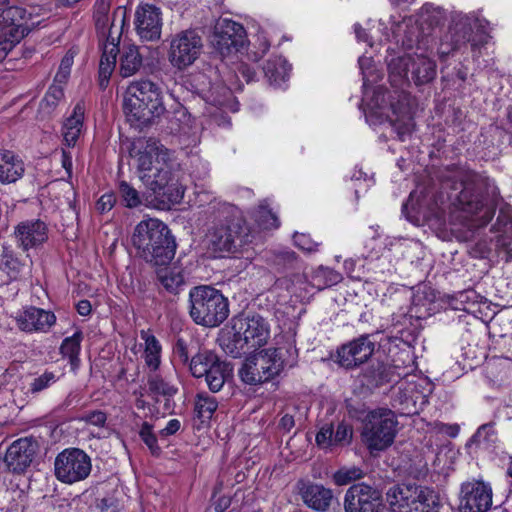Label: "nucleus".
I'll return each mask as SVG.
<instances>
[{
    "mask_svg": "<svg viewBox=\"0 0 512 512\" xmlns=\"http://www.w3.org/2000/svg\"><path fill=\"white\" fill-rule=\"evenodd\" d=\"M442 186L450 189L449 199L455 218L469 230L485 227L494 217L496 207L487 195L488 179L464 167H452L443 175Z\"/></svg>",
    "mask_w": 512,
    "mask_h": 512,
    "instance_id": "nucleus-1",
    "label": "nucleus"
},
{
    "mask_svg": "<svg viewBox=\"0 0 512 512\" xmlns=\"http://www.w3.org/2000/svg\"><path fill=\"white\" fill-rule=\"evenodd\" d=\"M132 244L147 263L166 266L175 256L176 242L168 226L156 218L140 221L133 232Z\"/></svg>",
    "mask_w": 512,
    "mask_h": 512,
    "instance_id": "nucleus-2",
    "label": "nucleus"
},
{
    "mask_svg": "<svg viewBox=\"0 0 512 512\" xmlns=\"http://www.w3.org/2000/svg\"><path fill=\"white\" fill-rule=\"evenodd\" d=\"M123 111L131 126L151 124L166 111L161 88L150 80L131 82L124 94Z\"/></svg>",
    "mask_w": 512,
    "mask_h": 512,
    "instance_id": "nucleus-3",
    "label": "nucleus"
},
{
    "mask_svg": "<svg viewBox=\"0 0 512 512\" xmlns=\"http://www.w3.org/2000/svg\"><path fill=\"white\" fill-rule=\"evenodd\" d=\"M487 26L488 22L485 19H472L467 15L453 18L448 31L437 43L438 56L444 59L468 43L473 50L486 44L490 38Z\"/></svg>",
    "mask_w": 512,
    "mask_h": 512,
    "instance_id": "nucleus-4",
    "label": "nucleus"
},
{
    "mask_svg": "<svg viewBox=\"0 0 512 512\" xmlns=\"http://www.w3.org/2000/svg\"><path fill=\"white\" fill-rule=\"evenodd\" d=\"M232 335L221 339L222 345L234 356L241 352L256 350L264 346L270 336L269 325L260 315L238 316L233 318Z\"/></svg>",
    "mask_w": 512,
    "mask_h": 512,
    "instance_id": "nucleus-5",
    "label": "nucleus"
},
{
    "mask_svg": "<svg viewBox=\"0 0 512 512\" xmlns=\"http://www.w3.org/2000/svg\"><path fill=\"white\" fill-rule=\"evenodd\" d=\"M290 359H283L282 348L262 350L248 358L239 371L243 382L257 385L267 382L279 375L285 366L293 367L297 361V350L289 346L287 349Z\"/></svg>",
    "mask_w": 512,
    "mask_h": 512,
    "instance_id": "nucleus-6",
    "label": "nucleus"
},
{
    "mask_svg": "<svg viewBox=\"0 0 512 512\" xmlns=\"http://www.w3.org/2000/svg\"><path fill=\"white\" fill-rule=\"evenodd\" d=\"M190 316L205 327H216L229 315L228 300L216 288L209 285L193 287L189 292Z\"/></svg>",
    "mask_w": 512,
    "mask_h": 512,
    "instance_id": "nucleus-7",
    "label": "nucleus"
},
{
    "mask_svg": "<svg viewBox=\"0 0 512 512\" xmlns=\"http://www.w3.org/2000/svg\"><path fill=\"white\" fill-rule=\"evenodd\" d=\"M397 433L398 420L394 411L377 408L366 415L361 437L370 453H374L389 448Z\"/></svg>",
    "mask_w": 512,
    "mask_h": 512,
    "instance_id": "nucleus-8",
    "label": "nucleus"
},
{
    "mask_svg": "<svg viewBox=\"0 0 512 512\" xmlns=\"http://www.w3.org/2000/svg\"><path fill=\"white\" fill-rule=\"evenodd\" d=\"M252 241V235L246 223L239 218L226 219L215 225L207 234V247L215 257L223 253L235 252Z\"/></svg>",
    "mask_w": 512,
    "mask_h": 512,
    "instance_id": "nucleus-9",
    "label": "nucleus"
},
{
    "mask_svg": "<svg viewBox=\"0 0 512 512\" xmlns=\"http://www.w3.org/2000/svg\"><path fill=\"white\" fill-rule=\"evenodd\" d=\"M391 505L399 512H438L440 498L429 487L401 484L393 490Z\"/></svg>",
    "mask_w": 512,
    "mask_h": 512,
    "instance_id": "nucleus-10",
    "label": "nucleus"
},
{
    "mask_svg": "<svg viewBox=\"0 0 512 512\" xmlns=\"http://www.w3.org/2000/svg\"><path fill=\"white\" fill-rule=\"evenodd\" d=\"M130 156L135 161L140 180L144 175H152L156 169L168 166L170 151L154 138H139L132 143Z\"/></svg>",
    "mask_w": 512,
    "mask_h": 512,
    "instance_id": "nucleus-11",
    "label": "nucleus"
},
{
    "mask_svg": "<svg viewBox=\"0 0 512 512\" xmlns=\"http://www.w3.org/2000/svg\"><path fill=\"white\" fill-rule=\"evenodd\" d=\"M130 156L135 161L140 180L144 175H152L156 169L168 166L170 151L154 138H139L132 143Z\"/></svg>",
    "mask_w": 512,
    "mask_h": 512,
    "instance_id": "nucleus-12",
    "label": "nucleus"
},
{
    "mask_svg": "<svg viewBox=\"0 0 512 512\" xmlns=\"http://www.w3.org/2000/svg\"><path fill=\"white\" fill-rule=\"evenodd\" d=\"M141 182L151 191L162 208L181 202L184 188L172 171L171 165L159 167L152 175H144Z\"/></svg>",
    "mask_w": 512,
    "mask_h": 512,
    "instance_id": "nucleus-13",
    "label": "nucleus"
},
{
    "mask_svg": "<svg viewBox=\"0 0 512 512\" xmlns=\"http://www.w3.org/2000/svg\"><path fill=\"white\" fill-rule=\"evenodd\" d=\"M203 49V40L196 29L182 30L171 36L168 50L170 64L184 70L199 58Z\"/></svg>",
    "mask_w": 512,
    "mask_h": 512,
    "instance_id": "nucleus-14",
    "label": "nucleus"
},
{
    "mask_svg": "<svg viewBox=\"0 0 512 512\" xmlns=\"http://www.w3.org/2000/svg\"><path fill=\"white\" fill-rule=\"evenodd\" d=\"M90 456L79 448H67L60 452L54 461L56 478L65 484L85 480L91 473Z\"/></svg>",
    "mask_w": 512,
    "mask_h": 512,
    "instance_id": "nucleus-15",
    "label": "nucleus"
},
{
    "mask_svg": "<svg viewBox=\"0 0 512 512\" xmlns=\"http://www.w3.org/2000/svg\"><path fill=\"white\" fill-rule=\"evenodd\" d=\"M28 32L26 10L17 5H10L9 0H0V36L5 51L9 53Z\"/></svg>",
    "mask_w": 512,
    "mask_h": 512,
    "instance_id": "nucleus-16",
    "label": "nucleus"
},
{
    "mask_svg": "<svg viewBox=\"0 0 512 512\" xmlns=\"http://www.w3.org/2000/svg\"><path fill=\"white\" fill-rule=\"evenodd\" d=\"M246 41V31L241 24L226 18L216 22L211 43L222 57L238 52Z\"/></svg>",
    "mask_w": 512,
    "mask_h": 512,
    "instance_id": "nucleus-17",
    "label": "nucleus"
},
{
    "mask_svg": "<svg viewBox=\"0 0 512 512\" xmlns=\"http://www.w3.org/2000/svg\"><path fill=\"white\" fill-rule=\"evenodd\" d=\"M493 491L490 483L470 480L461 484L459 510L461 512H486L492 506Z\"/></svg>",
    "mask_w": 512,
    "mask_h": 512,
    "instance_id": "nucleus-18",
    "label": "nucleus"
},
{
    "mask_svg": "<svg viewBox=\"0 0 512 512\" xmlns=\"http://www.w3.org/2000/svg\"><path fill=\"white\" fill-rule=\"evenodd\" d=\"M446 20V13L440 7H434L432 4H425L421 8L420 14V29L421 38L417 37L416 40L408 39L404 45L408 49L416 48L417 50L428 51L433 48L434 32L444 24Z\"/></svg>",
    "mask_w": 512,
    "mask_h": 512,
    "instance_id": "nucleus-19",
    "label": "nucleus"
},
{
    "mask_svg": "<svg viewBox=\"0 0 512 512\" xmlns=\"http://www.w3.org/2000/svg\"><path fill=\"white\" fill-rule=\"evenodd\" d=\"M133 24L141 41H158L161 38L163 26L161 9L149 3L138 5L134 13Z\"/></svg>",
    "mask_w": 512,
    "mask_h": 512,
    "instance_id": "nucleus-20",
    "label": "nucleus"
},
{
    "mask_svg": "<svg viewBox=\"0 0 512 512\" xmlns=\"http://www.w3.org/2000/svg\"><path fill=\"white\" fill-rule=\"evenodd\" d=\"M381 492L365 483L352 485L345 494L346 512H377L381 505Z\"/></svg>",
    "mask_w": 512,
    "mask_h": 512,
    "instance_id": "nucleus-21",
    "label": "nucleus"
},
{
    "mask_svg": "<svg viewBox=\"0 0 512 512\" xmlns=\"http://www.w3.org/2000/svg\"><path fill=\"white\" fill-rule=\"evenodd\" d=\"M16 246L24 252L38 249L48 240V226L40 219L21 221L14 227Z\"/></svg>",
    "mask_w": 512,
    "mask_h": 512,
    "instance_id": "nucleus-22",
    "label": "nucleus"
},
{
    "mask_svg": "<svg viewBox=\"0 0 512 512\" xmlns=\"http://www.w3.org/2000/svg\"><path fill=\"white\" fill-rule=\"evenodd\" d=\"M374 351L375 343L370 339V335L364 334L338 349V362L346 369H353L367 362Z\"/></svg>",
    "mask_w": 512,
    "mask_h": 512,
    "instance_id": "nucleus-23",
    "label": "nucleus"
},
{
    "mask_svg": "<svg viewBox=\"0 0 512 512\" xmlns=\"http://www.w3.org/2000/svg\"><path fill=\"white\" fill-rule=\"evenodd\" d=\"M38 444L31 438H20L7 449L4 461L8 468L15 472H23L33 461Z\"/></svg>",
    "mask_w": 512,
    "mask_h": 512,
    "instance_id": "nucleus-24",
    "label": "nucleus"
},
{
    "mask_svg": "<svg viewBox=\"0 0 512 512\" xmlns=\"http://www.w3.org/2000/svg\"><path fill=\"white\" fill-rule=\"evenodd\" d=\"M15 320L21 331L45 333L55 324L56 317L50 311L30 306L20 311Z\"/></svg>",
    "mask_w": 512,
    "mask_h": 512,
    "instance_id": "nucleus-25",
    "label": "nucleus"
},
{
    "mask_svg": "<svg viewBox=\"0 0 512 512\" xmlns=\"http://www.w3.org/2000/svg\"><path fill=\"white\" fill-rule=\"evenodd\" d=\"M491 231L495 234V250L504 254L505 261L512 260V216L500 211Z\"/></svg>",
    "mask_w": 512,
    "mask_h": 512,
    "instance_id": "nucleus-26",
    "label": "nucleus"
},
{
    "mask_svg": "<svg viewBox=\"0 0 512 512\" xmlns=\"http://www.w3.org/2000/svg\"><path fill=\"white\" fill-rule=\"evenodd\" d=\"M412 54L393 58L388 64L389 80L393 87L401 89L398 104L407 101L408 94L404 86L409 84L408 74L411 69Z\"/></svg>",
    "mask_w": 512,
    "mask_h": 512,
    "instance_id": "nucleus-27",
    "label": "nucleus"
},
{
    "mask_svg": "<svg viewBox=\"0 0 512 512\" xmlns=\"http://www.w3.org/2000/svg\"><path fill=\"white\" fill-rule=\"evenodd\" d=\"M85 105L79 101L74 106L71 114L67 116L62 125L64 144L68 147H75L78 139L84 131Z\"/></svg>",
    "mask_w": 512,
    "mask_h": 512,
    "instance_id": "nucleus-28",
    "label": "nucleus"
},
{
    "mask_svg": "<svg viewBox=\"0 0 512 512\" xmlns=\"http://www.w3.org/2000/svg\"><path fill=\"white\" fill-rule=\"evenodd\" d=\"M300 495L305 505L318 512H325L333 498L330 489L318 484L303 485Z\"/></svg>",
    "mask_w": 512,
    "mask_h": 512,
    "instance_id": "nucleus-29",
    "label": "nucleus"
},
{
    "mask_svg": "<svg viewBox=\"0 0 512 512\" xmlns=\"http://www.w3.org/2000/svg\"><path fill=\"white\" fill-rule=\"evenodd\" d=\"M421 51L412 54L410 69L411 80L417 86L428 84L436 77V63Z\"/></svg>",
    "mask_w": 512,
    "mask_h": 512,
    "instance_id": "nucleus-30",
    "label": "nucleus"
},
{
    "mask_svg": "<svg viewBox=\"0 0 512 512\" xmlns=\"http://www.w3.org/2000/svg\"><path fill=\"white\" fill-rule=\"evenodd\" d=\"M25 171L22 159L10 150H0V182L14 183L19 180Z\"/></svg>",
    "mask_w": 512,
    "mask_h": 512,
    "instance_id": "nucleus-31",
    "label": "nucleus"
},
{
    "mask_svg": "<svg viewBox=\"0 0 512 512\" xmlns=\"http://www.w3.org/2000/svg\"><path fill=\"white\" fill-rule=\"evenodd\" d=\"M119 52L118 43L115 42V38L112 37L110 32L104 44L99 63V84L103 89L107 87L109 79L116 67V57Z\"/></svg>",
    "mask_w": 512,
    "mask_h": 512,
    "instance_id": "nucleus-32",
    "label": "nucleus"
},
{
    "mask_svg": "<svg viewBox=\"0 0 512 512\" xmlns=\"http://www.w3.org/2000/svg\"><path fill=\"white\" fill-rule=\"evenodd\" d=\"M143 65V58L138 46L134 44L124 45L120 52L119 74L123 78L135 75Z\"/></svg>",
    "mask_w": 512,
    "mask_h": 512,
    "instance_id": "nucleus-33",
    "label": "nucleus"
},
{
    "mask_svg": "<svg viewBox=\"0 0 512 512\" xmlns=\"http://www.w3.org/2000/svg\"><path fill=\"white\" fill-rule=\"evenodd\" d=\"M224 362L225 361L220 360L214 352L203 350L192 356L189 363V370L195 378H206L212 368Z\"/></svg>",
    "mask_w": 512,
    "mask_h": 512,
    "instance_id": "nucleus-34",
    "label": "nucleus"
},
{
    "mask_svg": "<svg viewBox=\"0 0 512 512\" xmlns=\"http://www.w3.org/2000/svg\"><path fill=\"white\" fill-rule=\"evenodd\" d=\"M298 282L305 285V290L307 287H311L316 289L317 291L324 290L325 288L331 287L337 284L341 280V274L336 272L335 270L327 267L320 266L318 267L311 276V280L307 283L302 280L300 275H295Z\"/></svg>",
    "mask_w": 512,
    "mask_h": 512,
    "instance_id": "nucleus-35",
    "label": "nucleus"
},
{
    "mask_svg": "<svg viewBox=\"0 0 512 512\" xmlns=\"http://www.w3.org/2000/svg\"><path fill=\"white\" fill-rule=\"evenodd\" d=\"M141 339L145 342V364L152 372H156L161 364V344L149 331L142 330Z\"/></svg>",
    "mask_w": 512,
    "mask_h": 512,
    "instance_id": "nucleus-36",
    "label": "nucleus"
},
{
    "mask_svg": "<svg viewBox=\"0 0 512 512\" xmlns=\"http://www.w3.org/2000/svg\"><path fill=\"white\" fill-rule=\"evenodd\" d=\"M264 73L271 84L280 85L288 76L290 67L282 57L269 59L264 65Z\"/></svg>",
    "mask_w": 512,
    "mask_h": 512,
    "instance_id": "nucleus-37",
    "label": "nucleus"
},
{
    "mask_svg": "<svg viewBox=\"0 0 512 512\" xmlns=\"http://www.w3.org/2000/svg\"><path fill=\"white\" fill-rule=\"evenodd\" d=\"M271 267L278 273H286L297 269L299 261L292 250L274 252L269 258Z\"/></svg>",
    "mask_w": 512,
    "mask_h": 512,
    "instance_id": "nucleus-38",
    "label": "nucleus"
},
{
    "mask_svg": "<svg viewBox=\"0 0 512 512\" xmlns=\"http://www.w3.org/2000/svg\"><path fill=\"white\" fill-rule=\"evenodd\" d=\"M157 279L169 293L176 294L184 283V277L177 267H164L157 271Z\"/></svg>",
    "mask_w": 512,
    "mask_h": 512,
    "instance_id": "nucleus-39",
    "label": "nucleus"
},
{
    "mask_svg": "<svg viewBox=\"0 0 512 512\" xmlns=\"http://www.w3.org/2000/svg\"><path fill=\"white\" fill-rule=\"evenodd\" d=\"M82 339V332L76 331L72 336L66 337L60 346V353L64 358L69 359L73 368H77L79 366V353L81 350Z\"/></svg>",
    "mask_w": 512,
    "mask_h": 512,
    "instance_id": "nucleus-40",
    "label": "nucleus"
},
{
    "mask_svg": "<svg viewBox=\"0 0 512 512\" xmlns=\"http://www.w3.org/2000/svg\"><path fill=\"white\" fill-rule=\"evenodd\" d=\"M231 374L232 368L229 363L216 365L205 378L209 390L214 393L220 391Z\"/></svg>",
    "mask_w": 512,
    "mask_h": 512,
    "instance_id": "nucleus-41",
    "label": "nucleus"
},
{
    "mask_svg": "<svg viewBox=\"0 0 512 512\" xmlns=\"http://www.w3.org/2000/svg\"><path fill=\"white\" fill-rule=\"evenodd\" d=\"M22 268L23 264L16 256L14 251L9 247L3 246L0 260V270L6 273L10 279L16 280L20 276Z\"/></svg>",
    "mask_w": 512,
    "mask_h": 512,
    "instance_id": "nucleus-42",
    "label": "nucleus"
},
{
    "mask_svg": "<svg viewBox=\"0 0 512 512\" xmlns=\"http://www.w3.org/2000/svg\"><path fill=\"white\" fill-rule=\"evenodd\" d=\"M218 407L216 399L206 393L198 394L195 400L194 411L201 423L208 422Z\"/></svg>",
    "mask_w": 512,
    "mask_h": 512,
    "instance_id": "nucleus-43",
    "label": "nucleus"
},
{
    "mask_svg": "<svg viewBox=\"0 0 512 512\" xmlns=\"http://www.w3.org/2000/svg\"><path fill=\"white\" fill-rule=\"evenodd\" d=\"M147 384L149 393L155 396L172 397L177 393V388L174 385L155 372L147 376Z\"/></svg>",
    "mask_w": 512,
    "mask_h": 512,
    "instance_id": "nucleus-44",
    "label": "nucleus"
},
{
    "mask_svg": "<svg viewBox=\"0 0 512 512\" xmlns=\"http://www.w3.org/2000/svg\"><path fill=\"white\" fill-rule=\"evenodd\" d=\"M388 106L393 110L394 113L397 111V104L394 102L392 95L387 93L383 87H377L374 90V95L371 102L368 104L369 109L371 111L374 109L380 110L377 117L378 120L381 121L384 114L383 110Z\"/></svg>",
    "mask_w": 512,
    "mask_h": 512,
    "instance_id": "nucleus-45",
    "label": "nucleus"
},
{
    "mask_svg": "<svg viewBox=\"0 0 512 512\" xmlns=\"http://www.w3.org/2000/svg\"><path fill=\"white\" fill-rule=\"evenodd\" d=\"M254 219L258 226L262 229H276L280 222L278 217L269 208L266 200L262 201L254 212Z\"/></svg>",
    "mask_w": 512,
    "mask_h": 512,
    "instance_id": "nucleus-46",
    "label": "nucleus"
},
{
    "mask_svg": "<svg viewBox=\"0 0 512 512\" xmlns=\"http://www.w3.org/2000/svg\"><path fill=\"white\" fill-rule=\"evenodd\" d=\"M58 381V377L52 371H44L42 374L32 378L29 383L27 394L37 396Z\"/></svg>",
    "mask_w": 512,
    "mask_h": 512,
    "instance_id": "nucleus-47",
    "label": "nucleus"
},
{
    "mask_svg": "<svg viewBox=\"0 0 512 512\" xmlns=\"http://www.w3.org/2000/svg\"><path fill=\"white\" fill-rule=\"evenodd\" d=\"M497 440V434L495 431V423L489 422L481 425L475 434L470 439V442L475 443L479 446L483 445L488 447L494 444Z\"/></svg>",
    "mask_w": 512,
    "mask_h": 512,
    "instance_id": "nucleus-48",
    "label": "nucleus"
},
{
    "mask_svg": "<svg viewBox=\"0 0 512 512\" xmlns=\"http://www.w3.org/2000/svg\"><path fill=\"white\" fill-rule=\"evenodd\" d=\"M139 436L153 456H159L161 454L162 450L158 445V439L153 432L152 424L143 422L139 430Z\"/></svg>",
    "mask_w": 512,
    "mask_h": 512,
    "instance_id": "nucleus-49",
    "label": "nucleus"
},
{
    "mask_svg": "<svg viewBox=\"0 0 512 512\" xmlns=\"http://www.w3.org/2000/svg\"><path fill=\"white\" fill-rule=\"evenodd\" d=\"M363 471L356 466L343 467L333 474V481L338 486H343L363 477Z\"/></svg>",
    "mask_w": 512,
    "mask_h": 512,
    "instance_id": "nucleus-50",
    "label": "nucleus"
},
{
    "mask_svg": "<svg viewBox=\"0 0 512 512\" xmlns=\"http://www.w3.org/2000/svg\"><path fill=\"white\" fill-rule=\"evenodd\" d=\"M118 188L125 207L136 208L142 203L140 193L128 182L121 181Z\"/></svg>",
    "mask_w": 512,
    "mask_h": 512,
    "instance_id": "nucleus-51",
    "label": "nucleus"
},
{
    "mask_svg": "<svg viewBox=\"0 0 512 512\" xmlns=\"http://www.w3.org/2000/svg\"><path fill=\"white\" fill-rule=\"evenodd\" d=\"M111 0H96L94 4V21L98 30H105L109 24L108 13Z\"/></svg>",
    "mask_w": 512,
    "mask_h": 512,
    "instance_id": "nucleus-52",
    "label": "nucleus"
},
{
    "mask_svg": "<svg viewBox=\"0 0 512 512\" xmlns=\"http://www.w3.org/2000/svg\"><path fill=\"white\" fill-rule=\"evenodd\" d=\"M76 52L73 49H70L66 52L64 57L62 58L58 72L55 75L54 81L56 83L65 84L68 80L71 72V68L74 63V57Z\"/></svg>",
    "mask_w": 512,
    "mask_h": 512,
    "instance_id": "nucleus-53",
    "label": "nucleus"
},
{
    "mask_svg": "<svg viewBox=\"0 0 512 512\" xmlns=\"http://www.w3.org/2000/svg\"><path fill=\"white\" fill-rule=\"evenodd\" d=\"M294 244L301 250L312 253L317 251L319 243L314 241L309 234L295 233L293 235Z\"/></svg>",
    "mask_w": 512,
    "mask_h": 512,
    "instance_id": "nucleus-54",
    "label": "nucleus"
},
{
    "mask_svg": "<svg viewBox=\"0 0 512 512\" xmlns=\"http://www.w3.org/2000/svg\"><path fill=\"white\" fill-rule=\"evenodd\" d=\"M63 97L64 90L62 84L55 82L49 87L42 102L46 106L55 107Z\"/></svg>",
    "mask_w": 512,
    "mask_h": 512,
    "instance_id": "nucleus-55",
    "label": "nucleus"
},
{
    "mask_svg": "<svg viewBox=\"0 0 512 512\" xmlns=\"http://www.w3.org/2000/svg\"><path fill=\"white\" fill-rule=\"evenodd\" d=\"M316 443L320 448L326 449L335 446L332 425H324L316 434Z\"/></svg>",
    "mask_w": 512,
    "mask_h": 512,
    "instance_id": "nucleus-56",
    "label": "nucleus"
},
{
    "mask_svg": "<svg viewBox=\"0 0 512 512\" xmlns=\"http://www.w3.org/2000/svg\"><path fill=\"white\" fill-rule=\"evenodd\" d=\"M351 438L352 428L344 422H341L337 425L336 431L333 430V439L335 446L348 444Z\"/></svg>",
    "mask_w": 512,
    "mask_h": 512,
    "instance_id": "nucleus-57",
    "label": "nucleus"
},
{
    "mask_svg": "<svg viewBox=\"0 0 512 512\" xmlns=\"http://www.w3.org/2000/svg\"><path fill=\"white\" fill-rule=\"evenodd\" d=\"M173 357L175 361L181 364L186 365L190 363L188 345L181 337L177 338L173 346Z\"/></svg>",
    "mask_w": 512,
    "mask_h": 512,
    "instance_id": "nucleus-58",
    "label": "nucleus"
},
{
    "mask_svg": "<svg viewBox=\"0 0 512 512\" xmlns=\"http://www.w3.org/2000/svg\"><path fill=\"white\" fill-rule=\"evenodd\" d=\"M80 420L87 424L102 428L106 425L107 414L101 410L88 411L80 418Z\"/></svg>",
    "mask_w": 512,
    "mask_h": 512,
    "instance_id": "nucleus-59",
    "label": "nucleus"
},
{
    "mask_svg": "<svg viewBox=\"0 0 512 512\" xmlns=\"http://www.w3.org/2000/svg\"><path fill=\"white\" fill-rule=\"evenodd\" d=\"M491 251V242L487 240H479L470 246V254L475 258H487Z\"/></svg>",
    "mask_w": 512,
    "mask_h": 512,
    "instance_id": "nucleus-60",
    "label": "nucleus"
},
{
    "mask_svg": "<svg viewBox=\"0 0 512 512\" xmlns=\"http://www.w3.org/2000/svg\"><path fill=\"white\" fill-rule=\"evenodd\" d=\"M370 377L372 378L371 383L375 386L382 385L389 381L388 369L383 364H378L377 368L371 372Z\"/></svg>",
    "mask_w": 512,
    "mask_h": 512,
    "instance_id": "nucleus-61",
    "label": "nucleus"
},
{
    "mask_svg": "<svg viewBox=\"0 0 512 512\" xmlns=\"http://www.w3.org/2000/svg\"><path fill=\"white\" fill-rule=\"evenodd\" d=\"M116 203V197L113 193H106L100 197L97 202V210L101 213L110 211Z\"/></svg>",
    "mask_w": 512,
    "mask_h": 512,
    "instance_id": "nucleus-62",
    "label": "nucleus"
},
{
    "mask_svg": "<svg viewBox=\"0 0 512 512\" xmlns=\"http://www.w3.org/2000/svg\"><path fill=\"white\" fill-rule=\"evenodd\" d=\"M275 287L277 288H285L288 291H291L297 298H299L301 301H303L306 297L305 295H302V293H297L296 291V285L293 281L286 277L278 278L275 281Z\"/></svg>",
    "mask_w": 512,
    "mask_h": 512,
    "instance_id": "nucleus-63",
    "label": "nucleus"
},
{
    "mask_svg": "<svg viewBox=\"0 0 512 512\" xmlns=\"http://www.w3.org/2000/svg\"><path fill=\"white\" fill-rule=\"evenodd\" d=\"M181 423L178 419H171L167 425L159 431L161 437H167L174 435L180 430Z\"/></svg>",
    "mask_w": 512,
    "mask_h": 512,
    "instance_id": "nucleus-64",
    "label": "nucleus"
}]
</instances>
